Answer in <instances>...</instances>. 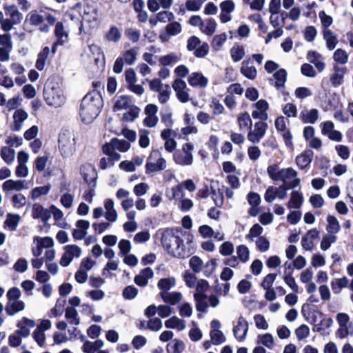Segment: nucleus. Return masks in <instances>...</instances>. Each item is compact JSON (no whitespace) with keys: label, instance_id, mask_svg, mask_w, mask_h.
<instances>
[{"label":"nucleus","instance_id":"nucleus-4","mask_svg":"<svg viewBox=\"0 0 353 353\" xmlns=\"http://www.w3.org/2000/svg\"><path fill=\"white\" fill-rule=\"evenodd\" d=\"M43 97L46 103L51 107H61L66 101V97L57 82L48 81L43 90Z\"/></svg>","mask_w":353,"mask_h":353},{"label":"nucleus","instance_id":"nucleus-6","mask_svg":"<svg viewBox=\"0 0 353 353\" xmlns=\"http://www.w3.org/2000/svg\"><path fill=\"white\" fill-rule=\"evenodd\" d=\"M21 296V293L18 288L14 287L8 291L6 294L8 301L5 310L8 316H14L25 309V303L20 300Z\"/></svg>","mask_w":353,"mask_h":353},{"label":"nucleus","instance_id":"nucleus-51","mask_svg":"<svg viewBox=\"0 0 353 353\" xmlns=\"http://www.w3.org/2000/svg\"><path fill=\"white\" fill-rule=\"evenodd\" d=\"M20 216L14 214H8L4 222V227L8 228L10 231L16 230L20 221Z\"/></svg>","mask_w":353,"mask_h":353},{"label":"nucleus","instance_id":"nucleus-32","mask_svg":"<svg viewBox=\"0 0 353 353\" xmlns=\"http://www.w3.org/2000/svg\"><path fill=\"white\" fill-rule=\"evenodd\" d=\"M313 156L314 152L312 150H305L296 157V163L300 169L303 170L310 164Z\"/></svg>","mask_w":353,"mask_h":353},{"label":"nucleus","instance_id":"nucleus-54","mask_svg":"<svg viewBox=\"0 0 353 353\" xmlns=\"http://www.w3.org/2000/svg\"><path fill=\"white\" fill-rule=\"evenodd\" d=\"M50 185H43L33 188L30 194V196L32 200H37L42 196L47 195L50 190Z\"/></svg>","mask_w":353,"mask_h":353},{"label":"nucleus","instance_id":"nucleus-1","mask_svg":"<svg viewBox=\"0 0 353 353\" xmlns=\"http://www.w3.org/2000/svg\"><path fill=\"white\" fill-rule=\"evenodd\" d=\"M103 101L99 92L92 91L88 93L82 99L79 114L83 122L86 124L92 123L100 112Z\"/></svg>","mask_w":353,"mask_h":353},{"label":"nucleus","instance_id":"nucleus-5","mask_svg":"<svg viewBox=\"0 0 353 353\" xmlns=\"http://www.w3.org/2000/svg\"><path fill=\"white\" fill-rule=\"evenodd\" d=\"M77 8L81 17L80 30L87 28H94L98 26L99 14L94 3L77 4Z\"/></svg>","mask_w":353,"mask_h":353},{"label":"nucleus","instance_id":"nucleus-26","mask_svg":"<svg viewBox=\"0 0 353 353\" xmlns=\"http://www.w3.org/2000/svg\"><path fill=\"white\" fill-rule=\"evenodd\" d=\"M32 217L34 219H41L42 221L46 222L50 218V212L41 204L34 203L32 208Z\"/></svg>","mask_w":353,"mask_h":353},{"label":"nucleus","instance_id":"nucleus-55","mask_svg":"<svg viewBox=\"0 0 353 353\" xmlns=\"http://www.w3.org/2000/svg\"><path fill=\"white\" fill-rule=\"evenodd\" d=\"M6 15L8 17V19L17 23H20L22 19V14L14 6H10L6 8Z\"/></svg>","mask_w":353,"mask_h":353},{"label":"nucleus","instance_id":"nucleus-35","mask_svg":"<svg viewBox=\"0 0 353 353\" xmlns=\"http://www.w3.org/2000/svg\"><path fill=\"white\" fill-rule=\"evenodd\" d=\"M173 0H148V8L151 12H156L160 8L168 9L171 7Z\"/></svg>","mask_w":353,"mask_h":353},{"label":"nucleus","instance_id":"nucleus-14","mask_svg":"<svg viewBox=\"0 0 353 353\" xmlns=\"http://www.w3.org/2000/svg\"><path fill=\"white\" fill-rule=\"evenodd\" d=\"M268 125L264 121H259L254 123L253 128L248 134V139L252 143H258L266 133Z\"/></svg>","mask_w":353,"mask_h":353},{"label":"nucleus","instance_id":"nucleus-8","mask_svg":"<svg viewBox=\"0 0 353 353\" xmlns=\"http://www.w3.org/2000/svg\"><path fill=\"white\" fill-rule=\"evenodd\" d=\"M194 149V147L192 143H183L181 148L176 150L173 153L174 163L181 166L191 165L193 163Z\"/></svg>","mask_w":353,"mask_h":353},{"label":"nucleus","instance_id":"nucleus-42","mask_svg":"<svg viewBox=\"0 0 353 353\" xmlns=\"http://www.w3.org/2000/svg\"><path fill=\"white\" fill-rule=\"evenodd\" d=\"M65 318L72 325L77 326L80 323L77 310L73 307H67L65 308Z\"/></svg>","mask_w":353,"mask_h":353},{"label":"nucleus","instance_id":"nucleus-30","mask_svg":"<svg viewBox=\"0 0 353 353\" xmlns=\"http://www.w3.org/2000/svg\"><path fill=\"white\" fill-rule=\"evenodd\" d=\"M299 119L304 123L314 124L319 119V110L315 108L304 109L300 112Z\"/></svg>","mask_w":353,"mask_h":353},{"label":"nucleus","instance_id":"nucleus-61","mask_svg":"<svg viewBox=\"0 0 353 353\" xmlns=\"http://www.w3.org/2000/svg\"><path fill=\"white\" fill-rule=\"evenodd\" d=\"M1 157L6 163L10 164L14 159L15 152L12 148L4 146L1 150Z\"/></svg>","mask_w":353,"mask_h":353},{"label":"nucleus","instance_id":"nucleus-63","mask_svg":"<svg viewBox=\"0 0 353 353\" xmlns=\"http://www.w3.org/2000/svg\"><path fill=\"white\" fill-rule=\"evenodd\" d=\"M184 348V343L179 339H174L172 343H169L167 345V351L168 353H181Z\"/></svg>","mask_w":353,"mask_h":353},{"label":"nucleus","instance_id":"nucleus-2","mask_svg":"<svg viewBox=\"0 0 353 353\" xmlns=\"http://www.w3.org/2000/svg\"><path fill=\"white\" fill-rule=\"evenodd\" d=\"M268 174L273 181H281L285 188H294L300 185L301 180L297 178V172L292 168L279 170L276 165H271L267 169Z\"/></svg>","mask_w":353,"mask_h":353},{"label":"nucleus","instance_id":"nucleus-31","mask_svg":"<svg viewBox=\"0 0 353 353\" xmlns=\"http://www.w3.org/2000/svg\"><path fill=\"white\" fill-rule=\"evenodd\" d=\"M26 183L23 180H12L8 179L2 185V189L3 191H21L26 189Z\"/></svg>","mask_w":353,"mask_h":353},{"label":"nucleus","instance_id":"nucleus-59","mask_svg":"<svg viewBox=\"0 0 353 353\" xmlns=\"http://www.w3.org/2000/svg\"><path fill=\"white\" fill-rule=\"evenodd\" d=\"M275 79V87L279 90L284 86L287 79V72L285 69H280L274 74Z\"/></svg>","mask_w":353,"mask_h":353},{"label":"nucleus","instance_id":"nucleus-46","mask_svg":"<svg viewBox=\"0 0 353 353\" xmlns=\"http://www.w3.org/2000/svg\"><path fill=\"white\" fill-rule=\"evenodd\" d=\"M103 152L110 157L113 161H119L121 157V156L116 152V148L112 139L110 143H107L103 145Z\"/></svg>","mask_w":353,"mask_h":353},{"label":"nucleus","instance_id":"nucleus-22","mask_svg":"<svg viewBox=\"0 0 353 353\" xmlns=\"http://www.w3.org/2000/svg\"><path fill=\"white\" fill-rule=\"evenodd\" d=\"M320 232L316 228L308 230L302 237L301 246L306 251H312L314 248V241L319 237Z\"/></svg>","mask_w":353,"mask_h":353},{"label":"nucleus","instance_id":"nucleus-40","mask_svg":"<svg viewBox=\"0 0 353 353\" xmlns=\"http://www.w3.org/2000/svg\"><path fill=\"white\" fill-rule=\"evenodd\" d=\"M241 73L247 79L253 80L256 78L257 70L253 65H250L249 61H244L241 63Z\"/></svg>","mask_w":353,"mask_h":353},{"label":"nucleus","instance_id":"nucleus-43","mask_svg":"<svg viewBox=\"0 0 353 353\" xmlns=\"http://www.w3.org/2000/svg\"><path fill=\"white\" fill-rule=\"evenodd\" d=\"M345 72V68H340L339 66L334 68V72L330 77V81L334 86H339L343 83Z\"/></svg>","mask_w":353,"mask_h":353},{"label":"nucleus","instance_id":"nucleus-62","mask_svg":"<svg viewBox=\"0 0 353 353\" xmlns=\"http://www.w3.org/2000/svg\"><path fill=\"white\" fill-rule=\"evenodd\" d=\"M227 34L225 33H221L220 34L215 35L213 37L212 42V48L215 51H219L223 44L225 43L227 40Z\"/></svg>","mask_w":353,"mask_h":353},{"label":"nucleus","instance_id":"nucleus-52","mask_svg":"<svg viewBox=\"0 0 353 353\" xmlns=\"http://www.w3.org/2000/svg\"><path fill=\"white\" fill-rule=\"evenodd\" d=\"M337 241L336 235L332 233H326L323 236L320 243V248L323 251L327 250L331 245Z\"/></svg>","mask_w":353,"mask_h":353},{"label":"nucleus","instance_id":"nucleus-16","mask_svg":"<svg viewBox=\"0 0 353 353\" xmlns=\"http://www.w3.org/2000/svg\"><path fill=\"white\" fill-rule=\"evenodd\" d=\"M172 88L179 101L184 103L190 101L189 89L183 80L181 79H175L172 83Z\"/></svg>","mask_w":353,"mask_h":353},{"label":"nucleus","instance_id":"nucleus-25","mask_svg":"<svg viewBox=\"0 0 353 353\" xmlns=\"http://www.w3.org/2000/svg\"><path fill=\"white\" fill-rule=\"evenodd\" d=\"M28 118V114L23 109H17L14 112L12 119L13 123L12 130L13 131H20L23 125V123Z\"/></svg>","mask_w":353,"mask_h":353},{"label":"nucleus","instance_id":"nucleus-15","mask_svg":"<svg viewBox=\"0 0 353 353\" xmlns=\"http://www.w3.org/2000/svg\"><path fill=\"white\" fill-rule=\"evenodd\" d=\"M321 132L323 136L327 137L329 139L340 142L343 139V134L341 132L334 130V124L331 121H326L320 124Z\"/></svg>","mask_w":353,"mask_h":353},{"label":"nucleus","instance_id":"nucleus-41","mask_svg":"<svg viewBox=\"0 0 353 353\" xmlns=\"http://www.w3.org/2000/svg\"><path fill=\"white\" fill-rule=\"evenodd\" d=\"M165 326L167 328L182 331L185 328L186 325L184 320L179 319L176 316H172L165 321Z\"/></svg>","mask_w":353,"mask_h":353},{"label":"nucleus","instance_id":"nucleus-19","mask_svg":"<svg viewBox=\"0 0 353 353\" xmlns=\"http://www.w3.org/2000/svg\"><path fill=\"white\" fill-rule=\"evenodd\" d=\"M158 107L153 103L148 104L144 109V113L146 115L143 120V124L148 128L155 127L158 122L159 118L157 115Z\"/></svg>","mask_w":353,"mask_h":353},{"label":"nucleus","instance_id":"nucleus-60","mask_svg":"<svg viewBox=\"0 0 353 353\" xmlns=\"http://www.w3.org/2000/svg\"><path fill=\"white\" fill-rule=\"evenodd\" d=\"M175 284V279L174 277H168L161 279L157 283V286L162 292H168Z\"/></svg>","mask_w":353,"mask_h":353},{"label":"nucleus","instance_id":"nucleus-34","mask_svg":"<svg viewBox=\"0 0 353 353\" xmlns=\"http://www.w3.org/2000/svg\"><path fill=\"white\" fill-rule=\"evenodd\" d=\"M217 23L212 18H207L203 20L200 30L207 36L212 35L216 30Z\"/></svg>","mask_w":353,"mask_h":353},{"label":"nucleus","instance_id":"nucleus-56","mask_svg":"<svg viewBox=\"0 0 353 353\" xmlns=\"http://www.w3.org/2000/svg\"><path fill=\"white\" fill-rule=\"evenodd\" d=\"M124 35L131 42L137 43L141 37V31L134 27L126 28Z\"/></svg>","mask_w":353,"mask_h":353},{"label":"nucleus","instance_id":"nucleus-33","mask_svg":"<svg viewBox=\"0 0 353 353\" xmlns=\"http://www.w3.org/2000/svg\"><path fill=\"white\" fill-rule=\"evenodd\" d=\"M237 124L240 131H246L251 128L252 121L248 112H245L238 114Z\"/></svg>","mask_w":353,"mask_h":353},{"label":"nucleus","instance_id":"nucleus-50","mask_svg":"<svg viewBox=\"0 0 353 353\" xmlns=\"http://www.w3.org/2000/svg\"><path fill=\"white\" fill-rule=\"evenodd\" d=\"M257 343L263 345L269 350H272L274 347V339L270 333L259 334L257 336Z\"/></svg>","mask_w":353,"mask_h":353},{"label":"nucleus","instance_id":"nucleus-38","mask_svg":"<svg viewBox=\"0 0 353 353\" xmlns=\"http://www.w3.org/2000/svg\"><path fill=\"white\" fill-rule=\"evenodd\" d=\"M303 202V196L302 193L299 191L294 190L290 194V199L287 205L289 209H299L301 207Z\"/></svg>","mask_w":353,"mask_h":353},{"label":"nucleus","instance_id":"nucleus-24","mask_svg":"<svg viewBox=\"0 0 353 353\" xmlns=\"http://www.w3.org/2000/svg\"><path fill=\"white\" fill-rule=\"evenodd\" d=\"M90 222L85 220H79L75 223V228L72 230V236L75 240H82L88 234Z\"/></svg>","mask_w":353,"mask_h":353},{"label":"nucleus","instance_id":"nucleus-57","mask_svg":"<svg viewBox=\"0 0 353 353\" xmlns=\"http://www.w3.org/2000/svg\"><path fill=\"white\" fill-rule=\"evenodd\" d=\"M88 54L92 55V58L94 63L97 65L101 58H104V54L101 48L96 44H91L89 46Z\"/></svg>","mask_w":353,"mask_h":353},{"label":"nucleus","instance_id":"nucleus-18","mask_svg":"<svg viewBox=\"0 0 353 353\" xmlns=\"http://www.w3.org/2000/svg\"><path fill=\"white\" fill-rule=\"evenodd\" d=\"M248 328V322L244 317L240 316L238 318L236 324L234 326L232 330L235 339L240 342L245 341L247 336Z\"/></svg>","mask_w":353,"mask_h":353},{"label":"nucleus","instance_id":"nucleus-49","mask_svg":"<svg viewBox=\"0 0 353 353\" xmlns=\"http://www.w3.org/2000/svg\"><path fill=\"white\" fill-rule=\"evenodd\" d=\"M323 34L327 48L330 50L334 49L338 43V40L333 32L329 29H325Z\"/></svg>","mask_w":353,"mask_h":353},{"label":"nucleus","instance_id":"nucleus-13","mask_svg":"<svg viewBox=\"0 0 353 353\" xmlns=\"http://www.w3.org/2000/svg\"><path fill=\"white\" fill-rule=\"evenodd\" d=\"M56 40L52 46V53L54 54L59 46H63L68 41V30L61 22H57L54 31Z\"/></svg>","mask_w":353,"mask_h":353},{"label":"nucleus","instance_id":"nucleus-9","mask_svg":"<svg viewBox=\"0 0 353 353\" xmlns=\"http://www.w3.org/2000/svg\"><path fill=\"white\" fill-rule=\"evenodd\" d=\"M167 163L161 153L157 150H152L147 159L145 172L147 174L160 172L165 170Z\"/></svg>","mask_w":353,"mask_h":353},{"label":"nucleus","instance_id":"nucleus-17","mask_svg":"<svg viewBox=\"0 0 353 353\" xmlns=\"http://www.w3.org/2000/svg\"><path fill=\"white\" fill-rule=\"evenodd\" d=\"M287 190L288 188H285V185L269 186L265 192L264 199L268 203H272L276 198L283 200L287 196Z\"/></svg>","mask_w":353,"mask_h":353},{"label":"nucleus","instance_id":"nucleus-58","mask_svg":"<svg viewBox=\"0 0 353 353\" xmlns=\"http://www.w3.org/2000/svg\"><path fill=\"white\" fill-rule=\"evenodd\" d=\"M105 37L110 42L117 43L121 38V32L117 27L112 26L105 34Z\"/></svg>","mask_w":353,"mask_h":353},{"label":"nucleus","instance_id":"nucleus-28","mask_svg":"<svg viewBox=\"0 0 353 353\" xmlns=\"http://www.w3.org/2000/svg\"><path fill=\"white\" fill-rule=\"evenodd\" d=\"M166 34H160V39L163 42H166L169 40L170 37L176 36L181 32L182 28L179 22L174 21L168 23L166 27Z\"/></svg>","mask_w":353,"mask_h":353},{"label":"nucleus","instance_id":"nucleus-45","mask_svg":"<svg viewBox=\"0 0 353 353\" xmlns=\"http://www.w3.org/2000/svg\"><path fill=\"white\" fill-rule=\"evenodd\" d=\"M331 288L334 294H339L343 288L349 285V280L346 276L336 279L331 281Z\"/></svg>","mask_w":353,"mask_h":353},{"label":"nucleus","instance_id":"nucleus-23","mask_svg":"<svg viewBox=\"0 0 353 353\" xmlns=\"http://www.w3.org/2000/svg\"><path fill=\"white\" fill-rule=\"evenodd\" d=\"M188 81L192 87L203 89L208 86L209 81L208 79L203 74V73L194 72L189 75Z\"/></svg>","mask_w":353,"mask_h":353},{"label":"nucleus","instance_id":"nucleus-10","mask_svg":"<svg viewBox=\"0 0 353 353\" xmlns=\"http://www.w3.org/2000/svg\"><path fill=\"white\" fill-rule=\"evenodd\" d=\"M138 55V48H132L125 50L121 57H119L113 65V71L119 74L122 72L124 63L132 65H134L137 61Z\"/></svg>","mask_w":353,"mask_h":353},{"label":"nucleus","instance_id":"nucleus-37","mask_svg":"<svg viewBox=\"0 0 353 353\" xmlns=\"http://www.w3.org/2000/svg\"><path fill=\"white\" fill-rule=\"evenodd\" d=\"M132 106V100L128 96H120L114 99L113 110L120 111L126 110Z\"/></svg>","mask_w":353,"mask_h":353},{"label":"nucleus","instance_id":"nucleus-29","mask_svg":"<svg viewBox=\"0 0 353 353\" xmlns=\"http://www.w3.org/2000/svg\"><path fill=\"white\" fill-rule=\"evenodd\" d=\"M154 276L153 270L150 268H146L140 271L139 274L135 276L134 283L141 287H145L148 283V280Z\"/></svg>","mask_w":353,"mask_h":353},{"label":"nucleus","instance_id":"nucleus-53","mask_svg":"<svg viewBox=\"0 0 353 353\" xmlns=\"http://www.w3.org/2000/svg\"><path fill=\"white\" fill-rule=\"evenodd\" d=\"M194 299L196 302V309L199 312H206L208 308L207 295L205 294H194Z\"/></svg>","mask_w":353,"mask_h":353},{"label":"nucleus","instance_id":"nucleus-12","mask_svg":"<svg viewBox=\"0 0 353 353\" xmlns=\"http://www.w3.org/2000/svg\"><path fill=\"white\" fill-rule=\"evenodd\" d=\"M63 250L64 252L59 261L63 267L68 266L74 259L79 258L82 254L81 248L77 245H65Z\"/></svg>","mask_w":353,"mask_h":353},{"label":"nucleus","instance_id":"nucleus-27","mask_svg":"<svg viewBox=\"0 0 353 353\" xmlns=\"http://www.w3.org/2000/svg\"><path fill=\"white\" fill-rule=\"evenodd\" d=\"M105 219L111 223H114L118 219V214L114 208V203L112 199H108L104 201Z\"/></svg>","mask_w":353,"mask_h":353},{"label":"nucleus","instance_id":"nucleus-3","mask_svg":"<svg viewBox=\"0 0 353 353\" xmlns=\"http://www.w3.org/2000/svg\"><path fill=\"white\" fill-rule=\"evenodd\" d=\"M161 243L163 248L175 257L185 258L188 255L183 239L176 235L172 230H167L162 234Z\"/></svg>","mask_w":353,"mask_h":353},{"label":"nucleus","instance_id":"nucleus-47","mask_svg":"<svg viewBox=\"0 0 353 353\" xmlns=\"http://www.w3.org/2000/svg\"><path fill=\"white\" fill-rule=\"evenodd\" d=\"M230 56L233 61L238 62L245 56V48L243 46L236 43L230 49Z\"/></svg>","mask_w":353,"mask_h":353},{"label":"nucleus","instance_id":"nucleus-36","mask_svg":"<svg viewBox=\"0 0 353 353\" xmlns=\"http://www.w3.org/2000/svg\"><path fill=\"white\" fill-rule=\"evenodd\" d=\"M160 296L165 303L172 305L178 303L182 299L181 293L178 292H161Z\"/></svg>","mask_w":353,"mask_h":353},{"label":"nucleus","instance_id":"nucleus-39","mask_svg":"<svg viewBox=\"0 0 353 353\" xmlns=\"http://www.w3.org/2000/svg\"><path fill=\"white\" fill-rule=\"evenodd\" d=\"M50 50L49 47L46 46L43 48V49L39 52L37 54V59L35 63V68L39 70L42 71L46 65V61L49 57Z\"/></svg>","mask_w":353,"mask_h":353},{"label":"nucleus","instance_id":"nucleus-44","mask_svg":"<svg viewBox=\"0 0 353 353\" xmlns=\"http://www.w3.org/2000/svg\"><path fill=\"white\" fill-rule=\"evenodd\" d=\"M181 60L180 54L175 52H170L159 58V61L163 66L172 65Z\"/></svg>","mask_w":353,"mask_h":353},{"label":"nucleus","instance_id":"nucleus-20","mask_svg":"<svg viewBox=\"0 0 353 353\" xmlns=\"http://www.w3.org/2000/svg\"><path fill=\"white\" fill-rule=\"evenodd\" d=\"M253 107L256 109L252 111V117L254 119H260L265 121L268 119V110L269 108L268 103L263 99L258 101L253 104Z\"/></svg>","mask_w":353,"mask_h":353},{"label":"nucleus","instance_id":"nucleus-11","mask_svg":"<svg viewBox=\"0 0 353 353\" xmlns=\"http://www.w3.org/2000/svg\"><path fill=\"white\" fill-rule=\"evenodd\" d=\"M209 48L208 43L201 42L196 36H192L188 39L187 49L189 51H193L194 56L198 58L205 57L209 52Z\"/></svg>","mask_w":353,"mask_h":353},{"label":"nucleus","instance_id":"nucleus-7","mask_svg":"<svg viewBox=\"0 0 353 353\" xmlns=\"http://www.w3.org/2000/svg\"><path fill=\"white\" fill-rule=\"evenodd\" d=\"M59 148L64 157H71L76 151L74 134L68 130H62L59 137Z\"/></svg>","mask_w":353,"mask_h":353},{"label":"nucleus","instance_id":"nucleus-21","mask_svg":"<svg viewBox=\"0 0 353 353\" xmlns=\"http://www.w3.org/2000/svg\"><path fill=\"white\" fill-rule=\"evenodd\" d=\"M221 13L219 15L221 23H225L231 21V13L234 12L235 4L232 0H225L220 4Z\"/></svg>","mask_w":353,"mask_h":353},{"label":"nucleus","instance_id":"nucleus-48","mask_svg":"<svg viewBox=\"0 0 353 353\" xmlns=\"http://www.w3.org/2000/svg\"><path fill=\"white\" fill-rule=\"evenodd\" d=\"M327 225L326 226V231L327 233L336 234L340 231V225L337 219L333 215H328L327 216Z\"/></svg>","mask_w":353,"mask_h":353},{"label":"nucleus","instance_id":"nucleus-64","mask_svg":"<svg viewBox=\"0 0 353 353\" xmlns=\"http://www.w3.org/2000/svg\"><path fill=\"white\" fill-rule=\"evenodd\" d=\"M158 101L161 104H165L168 102L171 95V88L168 84H165V87L158 92Z\"/></svg>","mask_w":353,"mask_h":353}]
</instances>
